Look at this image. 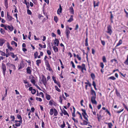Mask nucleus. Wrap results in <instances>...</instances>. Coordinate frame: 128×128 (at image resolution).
<instances>
[{
    "mask_svg": "<svg viewBox=\"0 0 128 128\" xmlns=\"http://www.w3.org/2000/svg\"><path fill=\"white\" fill-rule=\"evenodd\" d=\"M46 66L47 67L46 69L48 70L49 71H51L52 70V69L51 68L49 64Z\"/></svg>",
    "mask_w": 128,
    "mask_h": 128,
    "instance_id": "obj_31",
    "label": "nucleus"
},
{
    "mask_svg": "<svg viewBox=\"0 0 128 128\" xmlns=\"http://www.w3.org/2000/svg\"><path fill=\"white\" fill-rule=\"evenodd\" d=\"M44 61H45V64L46 66L47 65H48L49 64V62H48V61L47 60H44Z\"/></svg>",
    "mask_w": 128,
    "mask_h": 128,
    "instance_id": "obj_58",
    "label": "nucleus"
},
{
    "mask_svg": "<svg viewBox=\"0 0 128 128\" xmlns=\"http://www.w3.org/2000/svg\"><path fill=\"white\" fill-rule=\"evenodd\" d=\"M122 40H120L118 42L116 46H118L120 45V44H122Z\"/></svg>",
    "mask_w": 128,
    "mask_h": 128,
    "instance_id": "obj_23",
    "label": "nucleus"
},
{
    "mask_svg": "<svg viewBox=\"0 0 128 128\" xmlns=\"http://www.w3.org/2000/svg\"><path fill=\"white\" fill-rule=\"evenodd\" d=\"M42 128H44V123L42 120Z\"/></svg>",
    "mask_w": 128,
    "mask_h": 128,
    "instance_id": "obj_53",
    "label": "nucleus"
},
{
    "mask_svg": "<svg viewBox=\"0 0 128 128\" xmlns=\"http://www.w3.org/2000/svg\"><path fill=\"white\" fill-rule=\"evenodd\" d=\"M46 99L48 100H50L51 98L50 96L47 94H46Z\"/></svg>",
    "mask_w": 128,
    "mask_h": 128,
    "instance_id": "obj_22",
    "label": "nucleus"
},
{
    "mask_svg": "<svg viewBox=\"0 0 128 128\" xmlns=\"http://www.w3.org/2000/svg\"><path fill=\"white\" fill-rule=\"evenodd\" d=\"M36 92V90L35 89H33L31 91V92L32 94H34Z\"/></svg>",
    "mask_w": 128,
    "mask_h": 128,
    "instance_id": "obj_51",
    "label": "nucleus"
},
{
    "mask_svg": "<svg viewBox=\"0 0 128 128\" xmlns=\"http://www.w3.org/2000/svg\"><path fill=\"white\" fill-rule=\"evenodd\" d=\"M39 46L40 47L42 48H46V45L45 44L44 45L42 46L41 44H39Z\"/></svg>",
    "mask_w": 128,
    "mask_h": 128,
    "instance_id": "obj_37",
    "label": "nucleus"
},
{
    "mask_svg": "<svg viewBox=\"0 0 128 128\" xmlns=\"http://www.w3.org/2000/svg\"><path fill=\"white\" fill-rule=\"evenodd\" d=\"M82 70H84L86 71V68H85V64H82Z\"/></svg>",
    "mask_w": 128,
    "mask_h": 128,
    "instance_id": "obj_30",
    "label": "nucleus"
},
{
    "mask_svg": "<svg viewBox=\"0 0 128 128\" xmlns=\"http://www.w3.org/2000/svg\"><path fill=\"white\" fill-rule=\"evenodd\" d=\"M27 11L28 14L31 15L32 14V12H31L28 9L27 10Z\"/></svg>",
    "mask_w": 128,
    "mask_h": 128,
    "instance_id": "obj_48",
    "label": "nucleus"
},
{
    "mask_svg": "<svg viewBox=\"0 0 128 128\" xmlns=\"http://www.w3.org/2000/svg\"><path fill=\"white\" fill-rule=\"evenodd\" d=\"M59 102L61 104H62V97L61 96L59 97Z\"/></svg>",
    "mask_w": 128,
    "mask_h": 128,
    "instance_id": "obj_32",
    "label": "nucleus"
},
{
    "mask_svg": "<svg viewBox=\"0 0 128 128\" xmlns=\"http://www.w3.org/2000/svg\"><path fill=\"white\" fill-rule=\"evenodd\" d=\"M63 124H62L61 125L60 127L62 128H64L65 126V124L64 121H63Z\"/></svg>",
    "mask_w": 128,
    "mask_h": 128,
    "instance_id": "obj_49",
    "label": "nucleus"
},
{
    "mask_svg": "<svg viewBox=\"0 0 128 128\" xmlns=\"http://www.w3.org/2000/svg\"><path fill=\"white\" fill-rule=\"evenodd\" d=\"M94 6V7L96 6H98L99 2H98L96 4L95 1H94L93 2Z\"/></svg>",
    "mask_w": 128,
    "mask_h": 128,
    "instance_id": "obj_28",
    "label": "nucleus"
},
{
    "mask_svg": "<svg viewBox=\"0 0 128 128\" xmlns=\"http://www.w3.org/2000/svg\"><path fill=\"white\" fill-rule=\"evenodd\" d=\"M6 65L14 70H16V68L15 65L12 64H10L9 62H8L6 63Z\"/></svg>",
    "mask_w": 128,
    "mask_h": 128,
    "instance_id": "obj_2",
    "label": "nucleus"
},
{
    "mask_svg": "<svg viewBox=\"0 0 128 128\" xmlns=\"http://www.w3.org/2000/svg\"><path fill=\"white\" fill-rule=\"evenodd\" d=\"M36 99L37 101H39L40 102H41L42 101V99L41 98H39L36 97Z\"/></svg>",
    "mask_w": 128,
    "mask_h": 128,
    "instance_id": "obj_40",
    "label": "nucleus"
},
{
    "mask_svg": "<svg viewBox=\"0 0 128 128\" xmlns=\"http://www.w3.org/2000/svg\"><path fill=\"white\" fill-rule=\"evenodd\" d=\"M109 79H111L113 80H115L116 78L114 76H111L109 78Z\"/></svg>",
    "mask_w": 128,
    "mask_h": 128,
    "instance_id": "obj_47",
    "label": "nucleus"
},
{
    "mask_svg": "<svg viewBox=\"0 0 128 128\" xmlns=\"http://www.w3.org/2000/svg\"><path fill=\"white\" fill-rule=\"evenodd\" d=\"M10 118L12 119L11 121H14L15 117L14 116L11 115L10 116Z\"/></svg>",
    "mask_w": 128,
    "mask_h": 128,
    "instance_id": "obj_39",
    "label": "nucleus"
},
{
    "mask_svg": "<svg viewBox=\"0 0 128 128\" xmlns=\"http://www.w3.org/2000/svg\"><path fill=\"white\" fill-rule=\"evenodd\" d=\"M76 57L79 60H81V58L79 56L78 54H77L76 55Z\"/></svg>",
    "mask_w": 128,
    "mask_h": 128,
    "instance_id": "obj_61",
    "label": "nucleus"
},
{
    "mask_svg": "<svg viewBox=\"0 0 128 128\" xmlns=\"http://www.w3.org/2000/svg\"><path fill=\"white\" fill-rule=\"evenodd\" d=\"M101 43H102V44L103 46H104L105 44V41L104 40H101Z\"/></svg>",
    "mask_w": 128,
    "mask_h": 128,
    "instance_id": "obj_60",
    "label": "nucleus"
},
{
    "mask_svg": "<svg viewBox=\"0 0 128 128\" xmlns=\"http://www.w3.org/2000/svg\"><path fill=\"white\" fill-rule=\"evenodd\" d=\"M42 80L44 84L46 87L47 84L46 78L43 75L42 77Z\"/></svg>",
    "mask_w": 128,
    "mask_h": 128,
    "instance_id": "obj_3",
    "label": "nucleus"
},
{
    "mask_svg": "<svg viewBox=\"0 0 128 128\" xmlns=\"http://www.w3.org/2000/svg\"><path fill=\"white\" fill-rule=\"evenodd\" d=\"M91 76L93 80H94L95 78V75L93 73H92L91 74Z\"/></svg>",
    "mask_w": 128,
    "mask_h": 128,
    "instance_id": "obj_45",
    "label": "nucleus"
},
{
    "mask_svg": "<svg viewBox=\"0 0 128 128\" xmlns=\"http://www.w3.org/2000/svg\"><path fill=\"white\" fill-rule=\"evenodd\" d=\"M8 28L11 32L13 30V27L12 25L11 26L8 25Z\"/></svg>",
    "mask_w": 128,
    "mask_h": 128,
    "instance_id": "obj_15",
    "label": "nucleus"
},
{
    "mask_svg": "<svg viewBox=\"0 0 128 128\" xmlns=\"http://www.w3.org/2000/svg\"><path fill=\"white\" fill-rule=\"evenodd\" d=\"M54 102L53 100H50L49 102V104L50 106H52L53 105V103Z\"/></svg>",
    "mask_w": 128,
    "mask_h": 128,
    "instance_id": "obj_38",
    "label": "nucleus"
},
{
    "mask_svg": "<svg viewBox=\"0 0 128 128\" xmlns=\"http://www.w3.org/2000/svg\"><path fill=\"white\" fill-rule=\"evenodd\" d=\"M59 43V40H58V39L57 38H55L54 40V43L55 44H58V43Z\"/></svg>",
    "mask_w": 128,
    "mask_h": 128,
    "instance_id": "obj_35",
    "label": "nucleus"
},
{
    "mask_svg": "<svg viewBox=\"0 0 128 128\" xmlns=\"http://www.w3.org/2000/svg\"><path fill=\"white\" fill-rule=\"evenodd\" d=\"M23 82L25 84H28V85L29 86H30H30L29 84H28L29 83L27 81V80H23Z\"/></svg>",
    "mask_w": 128,
    "mask_h": 128,
    "instance_id": "obj_44",
    "label": "nucleus"
},
{
    "mask_svg": "<svg viewBox=\"0 0 128 128\" xmlns=\"http://www.w3.org/2000/svg\"><path fill=\"white\" fill-rule=\"evenodd\" d=\"M27 8L28 9L30 7L29 3V2H27L25 4Z\"/></svg>",
    "mask_w": 128,
    "mask_h": 128,
    "instance_id": "obj_54",
    "label": "nucleus"
},
{
    "mask_svg": "<svg viewBox=\"0 0 128 128\" xmlns=\"http://www.w3.org/2000/svg\"><path fill=\"white\" fill-rule=\"evenodd\" d=\"M62 112H63V114L64 115H67L68 117L69 116V115L66 111L64 109H63V110H62V109H61Z\"/></svg>",
    "mask_w": 128,
    "mask_h": 128,
    "instance_id": "obj_12",
    "label": "nucleus"
},
{
    "mask_svg": "<svg viewBox=\"0 0 128 128\" xmlns=\"http://www.w3.org/2000/svg\"><path fill=\"white\" fill-rule=\"evenodd\" d=\"M54 20L56 23H57L58 20L57 17L56 16H54Z\"/></svg>",
    "mask_w": 128,
    "mask_h": 128,
    "instance_id": "obj_42",
    "label": "nucleus"
},
{
    "mask_svg": "<svg viewBox=\"0 0 128 128\" xmlns=\"http://www.w3.org/2000/svg\"><path fill=\"white\" fill-rule=\"evenodd\" d=\"M85 46H88V38L87 36L85 40Z\"/></svg>",
    "mask_w": 128,
    "mask_h": 128,
    "instance_id": "obj_27",
    "label": "nucleus"
},
{
    "mask_svg": "<svg viewBox=\"0 0 128 128\" xmlns=\"http://www.w3.org/2000/svg\"><path fill=\"white\" fill-rule=\"evenodd\" d=\"M124 63L126 65L128 66V60L126 59V61L124 62Z\"/></svg>",
    "mask_w": 128,
    "mask_h": 128,
    "instance_id": "obj_57",
    "label": "nucleus"
},
{
    "mask_svg": "<svg viewBox=\"0 0 128 128\" xmlns=\"http://www.w3.org/2000/svg\"><path fill=\"white\" fill-rule=\"evenodd\" d=\"M0 32L2 34H4L5 33V31L2 28H1L0 30Z\"/></svg>",
    "mask_w": 128,
    "mask_h": 128,
    "instance_id": "obj_50",
    "label": "nucleus"
},
{
    "mask_svg": "<svg viewBox=\"0 0 128 128\" xmlns=\"http://www.w3.org/2000/svg\"><path fill=\"white\" fill-rule=\"evenodd\" d=\"M7 20L10 22L12 21L13 19L12 16L8 14V12H7Z\"/></svg>",
    "mask_w": 128,
    "mask_h": 128,
    "instance_id": "obj_10",
    "label": "nucleus"
},
{
    "mask_svg": "<svg viewBox=\"0 0 128 128\" xmlns=\"http://www.w3.org/2000/svg\"><path fill=\"white\" fill-rule=\"evenodd\" d=\"M39 95H41L42 97V98H44V94L42 92H40L39 93Z\"/></svg>",
    "mask_w": 128,
    "mask_h": 128,
    "instance_id": "obj_63",
    "label": "nucleus"
},
{
    "mask_svg": "<svg viewBox=\"0 0 128 128\" xmlns=\"http://www.w3.org/2000/svg\"><path fill=\"white\" fill-rule=\"evenodd\" d=\"M2 68L3 74L4 76L5 74V72L6 70V68L5 64H2Z\"/></svg>",
    "mask_w": 128,
    "mask_h": 128,
    "instance_id": "obj_6",
    "label": "nucleus"
},
{
    "mask_svg": "<svg viewBox=\"0 0 128 128\" xmlns=\"http://www.w3.org/2000/svg\"><path fill=\"white\" fill-rule=\"evenodd\" d=\"M8 49H10L11 51H12V50L13 49L12 47L10 46L9 45L8 46Z\"/></svg>",
    "mask_w": 128,
    "mask_h": 128,
    "instance_id": "obj_56",
    "label": "nucleus"
},
{
    "mask_svg": "<svg viewBox=\"0 0 128 128\" xmlns=\"http://www.w3.org/2000/svg\"><path fill=\"white\" fill-rule=\"evenodd\" d=\"M81 110L82 112V115H83L84 114H87L86 112V110H85L84 109H82Z\"/></svg>",
    "mask_w": 128,
    "mask_h": 128,
    "instance_id": "obj_33",
    "label": "nucleus"
},
{
    "mask_svg": "<svg viewBox=\"0 0 128 128\" xmlns=\"http://www.w3.org/2000/svg\"><path fill=\"white\" fill-rule=\"evenodd\" d=\"M54 115L55 116H56L58 114V112L57 110L55 108L54 109Z\"/></svg>",
    "mask_w": 128,
    "mask_h": 128,
    "instance_id": "obj_25",
    "label": "nucleus"
},
{
    "mask_svg": "<svg viewBox=\"0 0 128 128\" xmlns=\"http://www.w3.org/2000/svg\"><path fill=\"white\" fill-rule=\"evenodd\" d=\"M10 55L13 58L16 57V55L14 54V53L13 52H10Z\"/></svg>",
    "mask_w": 128,
    "mask_h": 128,
    "instance_id": "obj_24",
    "label": "nucleus"
},
{
    "mask_svg": "<svg viewBox=\"0 0 128 128\" xmlns=\"http://www.w3.org/2000/svg\"><path fill=\"white\" fill-rule=\"evenodd\" d=\"M91 94L92 95V96H96V93L95 91L92 88L91 90Z\"/></svg>",
    "mask_w": 128,
    "mask_h": 128,
    "instance_id": "obj_13",
    "label": "nucleus"
},
{
    "mask_svg": "<svg viewBox=\"0 0 128 128\" xmlns=\"http://www.w3.org/2000/svg\"><path fill=\"white\" fill-rule=\"evenodd\" d=\"M55 88L56 90L57 91H58V92H61L60 90L58 88V86H55Z\"/></svg>",
    "mask_w": 128,
    "mask_h": 128,
    "instance_id": "obj_43",
    "label": "nucleus"
},
{
    "mask_svg": "<svg viewBox=\"0 0 128 128\" xmlns=\"http://www.w3.org/2000/svg\"><path fill=\"white\" fill-rule=\"evenodd\" d=\"M17 117L18 119L19 120L18 121H19L20 122H22V118L20 115L18 114L17 116Z\"/></svg>",
    "mask_w": 128,
    "mask_h": 128,
    "instance_id": "obj_14",
    "label": "nucleus"
},
{
    "mask_svg": "<svg viewBox=\"0 0 128 128\" xmlns=\"http://www.w3.org/2000/svg\"><path fill=\"white\" fill-rule=\"evenodd\" d=\"M4 4L6 8H7L8 7V2H4Z\"/></svg>",
    "mask_w": 128,
    "mask_h": 128,
    "instance_id": "obj_41",
    "label": "nucleus"
},
{
    "mask_svg": "<svg viewBox=\"0 0 128 128\" xmlns=\"http://www.w3.org/2000/svg\"><path fill=\"white\" fill-rule=\"evenodd\" d=\"M4 42V40L2 39H0V46H2Z\"/></svg>",
    "mask_w": 128,
    "mask_h": 128,
    "instance_id": "obj_18",
    "label": "nucleus"
},
{
    "mask_svg": "<svg viewBox=\"0 0 128 128\" xmlns=\"http://www.w3.org/2000/svg\"><path fill=\"white\" fill-rule=\"evenodd\" d=\"M47 54L49 55H50L51 54V51L49 50H48L47 51Z\"/></svg>",
    "mask_w": 128,
    "mask_h": 128,
    "instance_id": "obj_59",
    "label": "nucleus"
},
{
    "mask_svg": "<svg viewBox=\"0 0 128 128\" xmlns=\"http://www.w3.org/2000/svg\"><path fill=\"white\" fill-rule=\"evenodd\" d=\"M72 119L73 120L74 122L76 123H78V120H76L74 117L72 118Z\"/></svg>",
    "mask_w": 128,
    "mask_h": 128,
    "instance_id": "obj_62",
    "label": "nucleus"
},
{
    "mask_svg": "<svg viewBox=\"0 0 128 128\" xmlns=\"http://www.w3.org/2000/svg\"><path fill=\"white\" fill-rule=\"evenodd\" d=\"M34 39L36 40H39L40 39L39 38H36V36H34Z\"/></svg>",
    "mask_w": 128,
    "mask_h": 128,
    "instance_id": "obj_64",
    "label": "nucleus"
},
{
    "mask_svg": "<svg viewBox=\"0 0 128 128\" xmlns=\"http://www.w3.org/2000/svg\"><path fill=\"white\" fill-rule=\"evenodd\" d=\"M11 44L12 45H14L16 47H17V46L18 45L17 43L13 41H12L11 42Z\"/></svg>",
    "mask_w": 128,
    "mask_h": 128,
    "instance_id": "obj_29",
    "label": "nucleus"
},
{
    "mask_svg": "<svg viewBox=\"0 0 128 128\" xmlns=\"http://www.w3.org/2000/svg\"><path fill=\"white\" fill-rule=\"evenodd\" d=\"M62 8L60 4L59 5V8L58 9L57 11V14L60 15V13H62Z\"/></svg>",
    "mask_w": 128,
    "mask_h": 128,
    "instance_id": "obj_11",
    "label": "nucleus"
},
{
    "mask_svg": "<svg viewBox=\"0 0 128 128\" xmlns=\"http://www.w3.org/2000/svg\"><path fill=\"white\" fill-rule=\"evenodd\" d=\"M71 64L72 65V66L74 68H75V65H74V63L72 61H71Z\"/></svg>",
    "mask_w": 128,
    "mask_h": 128,
    "instance_id": "obj_55",
    "label": "nucleus"
},
{
    "mask_svg": "<svg viewBox=\"0 0 128 128\" xmlns=\"http://www.w3.org/2000/svg\"><path fill=\"white\" fill-rule=\"evenodd\" d=\"M36 62L37 65L38 66H39L40 64L41 63V60H38Z\"/></svg>",
    "mask_w": 128,
    "mask_h": 128,
    "instance_id": "obj_21",
    "label": "nucleus"
},
{
    "mask_svg": "<svg viewBox=\"0 0 128 128\" xmlns=\"http://www.w3.org/2000/svg\"><path fill=\"white\" fill-rule=\"evenodd\" d=\"M30 82L32 83L34 85L36 83V82H35V80L33 79H31L30 80Z\"/></svg>",
    "mask_w": 128,
    "mask_h": 128,
    "instance_id": "obj_52",
    "label": "nucleus"
},
{
    "mask_svg": "<svg viewBox=\"0 0 128 128\" xmlns=\"http://www.w3.org/2000/svg\"><path fill=\"white\" fill-rule=\"evenodd\" d=\"M116 92L117 96L119 97H120L121 96V95L117 91V90L116 89Z\"/></svg>",
    "mask_w": 128,
    "mask_h": 128,
    "instance_id": "obj_36",
    "label": "nucleus"
},
{
    "mask_svg": "<svg viewBox=\"0 0 128 128\" xmlns=\"http://www.w3.org/2000/svg\"><path fill=\"white\" fill-rule=\"evenodd\" d=\"M70 32L69 30L68 29H67L66 28L65 31V33L66 36V38L68 39L69 38V35L70 34Z\"/></svg>",
    "mask_w": 128,
    "mask_h": 128,
    "instance_id": "obj_9",
    "label": "nucleus"
},
{
    "mask_svg": "<svg viewBox=\"0 0 128 128\" xmlns=\"http://www.w3.org/2000/svg\"><path fill=\"white\" fill-rule=\"evenodd\" d=\"M100 66L102 68V69L104 68V65L103 62H101L100 64Z\"/></svg>",
    "mask_w": 128,
    "mask_h": 128,
    "instance_id": "obj_46",
    "label": "nucleus"
},
{
    "mask_svg": "<svg viewBox=\"0 0 128 128\" xmlns=\"http://www.w3.org/2000/svg\"><path fill=\"white\" fill-rule=\"evenodd\" d=\"M73 15H71L70 16V18L69 20H68V22H71L73 20Z\"/></svg>",
    "mask_w": 128,
    "mask_h": 128,
    "instance_id": "obj_16",
    "label": "nucleus"
},
{
    "mask_svg": "<svg viewBox=\"0 0 128 128\" xmlns=\"http://www.w3.org/2000/svg\"><path fill=\"white\" fill-rule=\"evenodd\" d=\"M105 123L108 124L109 128H112L113 125L111 122H105Z\"/></svg>",
    "mask_w": 128,
    "mask_h": 128,
    "instance_id": "obj_19",
    "label": "nucleus"
},
{
    "mask_svg": "<svg viewBox=\"0 0 128 128\" xmlns=\"http://www.w3.org/2000/svg\"><path fill=\"white\" fill-rule=\"evenodd\" d=\"M96 96H92L91 98V101L92 102L93 104H97V102L96 100Z\"/></svg>",
    "mask_w": 128,
    "mask_h": 128,
    "instance_id": "obj_4",
    "label": "nucleus"
},
{
    "mask_svg": "<svg viewBox=\"0 0 128 128\" xmlns=\"http://www.w3.org/2000/svg\"><path fill=\"white\" fill-rule=\"evenodd\" d=\"M52 48L55 52H58V48L56 46H53Z\"/></svg>",
    "mask_w": 128,
    "mask_h": 128,
    "instance_id": "obj_20",
    "label": "nucleus"
},
{
    "mask_svg": "<svg viewBox=\"0 0 128 128\" xmlns=\"http://www.w3.org/2000/svg\"><path fill=\"white\" fill-rule=\"evenodd\" d=\"M54 112V109L53 108H51L50 110V115H53Z\"/></svg>",
    "mask_w": 128,
    "mask_h": 128,
    "instance_id": "obj_26",
    "label": "nucleus"
},
{
    "mask_svg": "<svg viewBox=\"0 0 128 128\" xmlns=\"http://www.w3.org/2000/svg\"><path fill=\"white\" fill-rule=\"evenodd\" d=\"M69 10L70 13L72 14H74V10L73 7L71 6L69 8Z\"/></svg>",
    "mask_w": 128,
    "mask_h": 128,
    "instance_id": "obj_17",
    "label": "nucleus"
},
{
    "mask_svg": "<svg viewBox=\"0 0 128 128\" xmlns=\"http://www.w3.org/2000/svg\"><path fill=\"white\" fill-rule=\"evenodd\" d=\"M107 32L110 35H111L112 33V31L111 29V27L110 25H109L107 26Z\"/></svg>",
    "mask_w": 128,
    "mask_h": 128,
    "instance_id": "obj_5",
    "label": "nucleus"
},
{
    "mask_svg": "<svg viewBox=\"0 0 128 128\" xmlns=\"http://www.w3.org/2000/svg\"><path fill=\"white\" fill-rule=\"evenodd\" d=\"M82 116L86 120H83L82 123H81L80 124L82 125H87L88 124H90V123L89 122L88 118V117L87 114H86V115L84 114L82 115Z\"/></svg>",
    "mask_w": 128,
    "mask_h": 128,
    "instance_id": "obj_1",
    "label": "nucleus"
},
{
    "mask_svg": "<svg viewBox=\"0 0 128 128\" xmlns=\"http://www.w3.org/2000/svg\"><path fill=\"white\" fill-rule=\"evenodd\" d=\"M102 60L104 62L106 63L107 62L106 58L105 56H103L102 57Z\"/></svg>",
    "mask_w": 128,
    "mask_h": 128,
    "instance_id": "obj_34",
    "label": "nucleus"
},
{
    "mask_svg": "<svg viewBox=\"0 0 128 128\" xmlns=\"http://www.w3.org/2000/svg\"><path fill=\"white\" fill-rule=\"evenodd\" d=\"M31 67L28 66L26 68V72L27 74H31L32 71Z\"/></svg>",
    "mask_w": 128,
    "mask_h": 128,
    "instance_id": "obj_8",
    "label": "nucleus"
},
{
    "mask_svg": "<svg viewBox=\"0 0 128 128\" xmlns=\"http://www.w3.org/2000/svg\"><path fill=\"white\" fill-rule=\"evenodd\" d=\"M14 122L16 123L15 125L17 127H18L20 126L21 124H22V122H20L19 121L16 120H14Z\"/></svg>",
    "mask_w": 128,
    "mask_h": 128,
    "instance_id": "obj_7",
    "label": "nucleus"
}]
</instances>
